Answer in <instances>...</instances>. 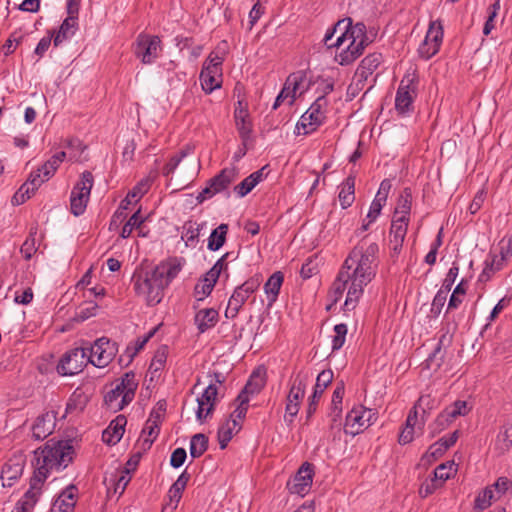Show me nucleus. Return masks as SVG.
I'll use <instances>...</instances> for the list:
<instances>
[{
	"instance_id": "nucleus-1",
	"label": "nucleus",
	"mask_w": 512,
	"mask_h": 512,
	"mask_svg": "<svg viewBox=\"0 0 512 512\" xmlns=\"http://www.w3.org/2000/svg\"><path fill=\"white\" fill-rule=\"evenodd\" d=\"M74 448L70 440L56 441L50 439L35 450V471L30 479V488L17 502L18 512H28L38 501L41 489L51 471L65 469L73 460Z\"/></svg>"
},
{
	"instance_id": "nucleus-2",
	"label": "nucleus",
	"mask_w": 512,
	"mask_h": 512,
	"mask_svg": "<svg viewBox=\"0 0 512 512\" xmlns=\"http://www.w3.org/2000/svg\"><path fill=\"white\" fill-rule=\"evenodd\" d=\"M379 248L376 243L369 244L365 249L356 246L346 258L342 269L348 270L352 283L348 288L347 297L344 303L346 310H352L363 294V288L376 275L373 264L376 262Z\"/></svg>"
},
{
	"instance_id": "nucleus-3",
	"label": "nucleus",
	"mask_w": 512,
	"mask_h": 512,
	"mask_svg": "<svg viewBox=\"0 0 512 512\" xmlns=\"http://www.w3.org/2000/svg\"><path fill=\"white\" fill-rule=\"evenodd\" d=\"M346 19L340 20L336 23L331 32H327L324 37V44L328 48L341 47L346 41L349 44L338 55L340 65H349L362 55L365 46L367 45V37L365 35V25L362 23L351 26V19L348 18V23L345 25Z\"/></svg>"
},
{
	"instance_id": "nucleus-4",
	"label": "nucleus",
	"mask_w": 512,
	"mask_h": 512,
	"mask_svg": "<svg viewBox=\"0 0 512 512\" xmlns=\"http://www.w3.org/2000/svg\"><path fill=\"white\" fill-rule=\"evenodd\" d=\"M346 19L340 20L336 23L331 32H327L324 37V44L328 48L341 47L346 41L349 44L338 55L340 65H349L362 55L365 46L367 45V37L365 35V25L362 23L351 26V19L348 18V23L345 25Z\"/></svg>"
},
{
	"instance_id": "nucleus-5",
	"label": "nucleus",
	"mask_w": 512,
	"mask_h": 512,
	"mask_svg": "<svg viewBox=\"0 0 512 512\" xmlns=\"http://www.w3.org/2000/svg\"><path fill=\"white\" fill-rule=\"evenodd\" d=\"M346 19L340 20L336 23L331 32H327L324 37V44L328 48L341 47L346 41L349 44L338 55L340 65H349L362 55L365 46L367 45V37L365 35V25L362 23L351 26V19L348 18V23L345 25Z\"/></svg>"
},
{
	"instance_id": "nucleus-6",
	"label": "nucleus",
	"mask_w": 512,
	"mask_h": 512,
	"mask_svg": "<svg viewBox=\"0 0 512 512\" xmlns=\"http://www.w3.org/2000/svg\"><path fill=\"white\" fill-rule=\"evenodd\" d=\"M346 19L340 20L336 23L331 32H327L324 37V44L328 48L341 47L346 41L349 44L338 55L340 65H349L362 55L365 46L367 45V37L365 35V25L362 23L351 26V19L348 18V23L345 25Z\"/></svg>"
},
{
	"instance_id": "nucleus-7",
	"label": "nucleus",
	"mask_w": 512,
	"mask_h": 512,
	"mask_svg": "<svg viewBox=\"0 0 512 512\" xmlns=\"http://www.w3.org/2000/svg\"><path fill=\"white\" fill-rule=\"evenodd\" d=\"M346 19L340 20L336 23L331 32H327L324 37V44L328 48L341 47L346 41L349 44L338 55L340 65H349L362 55L365 46L367 45V37L365 35V25L362 23L351 26V19L348 18V23L345 25Z\"/></svg>"
},
{
	"instance_id": "nucleus-8",
	"label": "nucleus",
	"mask_w": 512,
	"mask_h": 512,
	"mask_svg": "<svg viewBox=\"0 0 512 512\" xmlns=\"http://www.w3.org/2000/svg\"><path fill=\"white\" fill-rule=\"evenodd\" d=\"M132 282L137 295L143 296L150 306L161 302L164 290L167 288V281L159 276L156 266L151 270H136L132 276Z\"/></svg>"
},
{
	"instance_id": "nucleus-9",
	"label": "nucleus",
	"mask_w": 512,
	"mask_h": 512,
	"mask_svg": "<svg viewBox=\"0 0 512 512\" xmlns=\"http://www.w3.org/2000/svg\"><path fill=\"white\" fill-rule=\"evenodd\" d=\"M418 83L416 71L407 72L400 81L395 98V109L399 114L405 115L412 111L418 92Z\"/></svg>"
},
{
	"instance_id": "nucleus-10",
	"label": "nucleus",
	"mask_w": 512,
	"mask_h": 512,
	"mask_svg": "<svg viewBox=\"0 0 512 512\" xmlns=\"http://www.w3.org/2000/svg\"><path fill=\"white\" fill-rule=\"evenodd\" d=\"M327 99L317 97L311 104L309 109L301 116L296 125L297 133L308 135L314 132L320 125L324 123L326 118Z\"/></svg>"
},
{
	"instance_id": "nucleus-11",
	"label": "nucleus",
	"mask_w": 512,
	"mask_h": 512,
	"mask_svg": "<svg viewBox=\"0 0 512 512\" xmlns=\"http://www.w3.org/2000/svg\"><path fill=\"white\" fill-rule=\"evenodd\" d=\"M261 282V276L254 275L253 277L246 280L243 284L236 287L228 301V305L225 310V317L234 319L250 295L257 291Z\"/></svg>"
},
{
	"instance_id": "nucleus-12",
	"label": "nucleus",
	"mask_w": 512,
	"mask_h": 512,
	"mask_svg": "<svg viewBox=\"0 0 512 512\" xmlns=\"http://www.w3.org/2000/svg\"><path fill=\"white\" fill-rule=\"evenodd\" d=\"M94 178L90 171H84L80 180L73 187L70 197L71 212L75 216L84 213L89 201L90 192L93 187Z\"/></svg>"
},
{
	"instance_id": "nucleus-13",
	"label": "nucleus",
	"mask_w": 512,
	"mask_h": 512,
	"mask_svg": "<svg viewBox=\"0 0 512 512\" xmlns=\"http://www.w3.org/2000/svg\"><path fill=\"white\" fill-rule=\"evenodd\" d=\"M88 351V360L96 367H106L118 352L116 342L110 341L108 338L102 337L95 341L94 345L86 348Z\"/></svg>"
},
{
	"instance_id": "nucleus-14",
	"label": "nucleus",
	"mask_w": 512,
	"mask_h": 512,
	"mask_svg": "<svg viewBox=\"0 0 512 512\" xmlns=\"http://www.w3.org/2000/svg\"><path fill=\"white\" fill-rule=\"evenodd\" d=\"M88 362L87 349L83 347L74 348L62 356L57 365V371L63 376H72L80 373Z\"/></svg>"
},
{
	"instance_id": "nucleus-15",
	"label": "nucleus",
	"mask_w": 512,
	"mask_h": 512,
	"mask_svg": "<svg viewBox=\"0 0 512 512\" xmlns=\"http://www.w3.org/2000/svg\"><path fill=\"white\" fill-rule=\"evenodd\" d=\"M160 38L148 34H139L134 44V54L144 64H151L158 57Z\"/></svg>"
},
{
	"instance_id": "nucleus-16",
	"label": "nucleus",
	"mask_w": 512,
	"mask_h": 512,
	"mask_svg": "<svg viewBox=\"0 0 512 512\" xmlns=\"http://www.w3.org/2000/svg\"><path fill=\"white\" fill-rule=\"evenodd\" d=\"M376 412L362 405L354 407L346 416V427L349 433L356 435L367 429L376 420Z\"/></svg>"
},
{
	"instance_id": "nucleus-17",
	"label": "nucleus",
	"mask_w": 512,
	"mask_h": 512,
	"mask_svg": "<svg viewBox=\"0 0 512 512\" xmlns=\"http://www.w3.org/2000/svg\"><path fill=\"white\" fill-rule=\"evenodd\" d=\"M443 39V27L440 23L432 22L425 39L418 48L419 55L424 59L433 57L440 48Z\"/></svg>"
},
{
	"instance_id": "nucleus-18",
	"label": "nucleus",
	"mask_w": 512,
	"mask_h": 512,
	"mask_svg": "<svg viewBox=\"0 0 512 512\" xmlns=\"http://www.w3.org/2000/svg\"><path fill=\"white\" fill-rule=\"evenodd\" d=\"M313 480V465L305 462L292 479L287 482V489L292 494L304 496L310 489Z\"/></svg>"
},
{
	"instance_id": "nucleus-19",
	"label": "nucleus",
	"mask_w": 512,
	"mask_h": 512,
	"mask_svg": "<svg viewBox=\"0 0 512 512\" xmlns=\"http://www.w3.org/2000/svg\"><path fill=\"white\" fill-rule=\"evenodd\" d=\"M218 388L215 383L210 382L200 397L197 398L198 408L196 411L197 420L203 422L210 416L217 402Z\"/></svg>"
},
{
	"instance_id": "nucleus-20",
	"label": "nucleus",
	"mask_w": 512,
	"mask_h": 512,
	"mask_svg": "<svg viewBox=\"0 0 512 512\" xmlns=\"http://www.w3.org/2000/svg\"><path fill=\"white\" fill-rule=\"evenodd\" d=\"M305 79V71H298L290 74L286 79L284 87L276 97V100L273 104V109H277L280 104L287 98H290L289 104L292 105L295 100V93L300 88V85L304 82Z\"/></svg>"
},
{
	"instance_id": "nucleus-21",
	"label": "nucleus",
	"mask_w": 512,
	"mask_h": 512,
	"mask_svg": "<svg viewBox=\"0 0 512 512\" xmlns=\"http://www.w3.org/2000/svg\"><path fill=\"white\" fill-rule=\"evenodd\" d=\"M25 466V457L22 454L14 455L8 459L1 471L3 486L11 487L21 477Z\"/></svg>"
},
{
	"instance_id": "nucleus-22",
	"label": "nucleus",
	"mask_w": 512,
	"mask_h": 512,
	"mask_svg": "<svg viewBox=\"0 0 512 512\" xmlns=\"http://www.w3.org/2000/svg\"><path fill=\"white\" fill-rule=\"evenodd\" d=\"M333 381V371L323 370L321 371L317 378L316 383L313 389L312 395L309 397V403L307 407V418H310L316 411L318 402L325 391V389L331 384Z\"/></svg>"
},
{
	"instance_id": "nucleus-23",
	"label": "nucleus",
	"mask_w": 512,
	"mask_h": 512,
	"mask_svg": "<svg viewBox=\"0 0 512 512\" xmlns=\"http://www.w3.org/2000/svg\"><path fill=\"white\" fill-rule=\"evenodd\" d=\"M453 334L448 330L443 332L439 338L438 344L434 351L426 359L425 364L428 369H439L444 363L447 349L451 346Z\"/></svg>"
},
{
	"instance_id": "nucleus-24",
	"label": "nucleus",
	"mask_w": 512,
	"mask_h": 512,
	"mask_svg": "<svg viewBox=\"0 0 512 512\" xmlns=\"http://www.w3.org/2000/svg\"><path fill=\"white\" fill-rule=\"evenodd\" d=\"M234 119L237 131L245 145L251 138L252 133V122L249 116L246 105H243L242 101H238V106L235 108Z\"/></svg>"
},
{
	"instance_id": "nucleus-25",
	"label": "nucleus",
	"mask_w": 512,
	"mask_h": 512,
	"mask_svg": "<svg viewBox=\"0 0 512 512\" xmlns=\"http://www.w3.org/2000/svg\"><path fill=\"white\" fill-rule=\"evenodd\" d=\"M310 376L308 372L299 371L296 376L291 380V387L287 395V401L291 403L300 404L304 398L306 386L309 382Z\"/></svg>"
},
{
	"instance_id": "nucleus-26",
	"label": "nucleus",
	"mask_w": 512,
	"mask_h": 512,
	"mask_svg": "<svg viewBox=\"0 0 512 512\" xmlns=\"http://www.w3.org/2000/svg\"><path fill=\"white\" fill-rule=\"evenodd\" d=\"M127 423V419L123 415H118L114 420L111 421L108 428H106L102 433V440L103 442L114 445L118 443L124 432H125V426Z\"/></svg>"
},
{
	"instance_id": "nucleus-27",
	"label": "nucleus",
	"mask_w": 512,
	"mask_h": 512,
	"mask_svg": "<svg viewBox=\"0 0 512 512\" xmlns=\"http://www.w3.org/2000/svg\"><path fill=\"white\" fill-rule=\"evenodd\" d=\"M76 491L74 485L68 486L55 500L52 512H73L76 504Z\"/></svg>"
},
{
	"instance_id": "nucleus-28",
	"label": "nucleus",
	"mask_w": 512,
	"mask_h": 512,
	"mask_svg": "<svg viewBox=\"0 0 512 512\" xmlns=\"http://www.w3.org/2000/svg\"><path fill=\"white\" fill-rule=\"evenodd\" d=\"M236 177L237 173L234 168H224L208 182L214 193L218 194L228 189L230 184L235 181Z\"/></svg>"
},
{
	"instance_id": "nucleus-29",
	"label": "nucleus",
	"mask_w": 512,
	"mask_h": 512,
	"mask_svg": "<svg viewBox=\"0 0 512 512\" xmlns=\"http://www.w3.org/2000/svg\"><path fill=\"white\" fill-rule=\"evenodd\" d=\"M53 417L46 413L38 416L32 426V436L36 440H43L49 436L54 429Z\"/></svg>"
},
{
	"instance_id": "nucleus-30",
	"label": "nucleus",
	"mask_w": 512,
	"mask_h": 512,
	"mask_svg": "<svg viewBox=\"0 0 512 512\" xmlns=\"http://www.w3.org/2000/svg\"><path fill=\"white\" fill-rule=\"evenodd\" d=\"M237 419H227L218 429L217 437L221 449H225L233 436L241 430Z\"/></svg>"
},
{
	"instance_id": "nucleus-31",
	"label": "nucleus",
	"mask_w": 512,
	"mask_h": 512,
	"mask_svg": "<svg viewBox=\"0 0 512 512\" xmlns=\"http://www.w3.org/2000/svg\"><path fill=\"white\" fill-rule=\"evenodd\" d=\"M78 17L67 16L59 27L58 32L53 36V44L55 47L62 44L65 40L70 39L78 29Z\"/></svg>"
},
{
	"instance_id": "nucleus-32",
	"label": "nucleus",
	"mask_w": 512,
	"mask_h": 512,
	"mask_svg": "<svg viewBox=\"0 0 512 512\" xmlns=\"http://www.w3.org/2000/svg\"><path fill=\"white\" fill-rule=\"evenodd\" d=\"M218 321V311L214 308L199 310L195 315V324L200 333L214 327Z\"/></svg>"
},
{
	"instance_id": "nucleus-33",
	"label": "nucleus",
	"mask_w": 512,
	"mask_h": 512,
	"mask_svg": "<svg viewBox=\"0 0 512 512\" xmlns=\"http://www.w3.org/2000/svg\"><path fill=\"white\" fill-rule=\"evenodd\" d=\"M266 166L261 169L253 172L248 177H246L242 182L234 187V192L239 197L246 196L249 192L253 190L263 179H264V171Z\"/></svg>"
},
{
	"instance_id": "nucleus-34",
	"label": "nucleus",
	"mask_w": 512,
	"mask_h": 512,
	"mask_svg": "<svg viewBox=\"0 0 512 512\" xmlns=\"http://www.w3.org/2000/svg\"><path fill=\"white\" fill-rule=\"evenodd\" d=\"M349 283H352L350 272L341 268L331 287L330 297L332 304H336L340 300Z\"/></svg>"
},
{
	"instance_id": "nucleus-35",
	"label": "nucleus",
	"mask_w": 512,
	"mask_h": 512,
	"mask_svg": "<svg viewBox=\"0 0 512 512\" xmlns=\"http://www.w3.org/2000/svg\"><path fill=\"white\" fill-rule=\"evenodd\" d=\"M182 269V263L179 259L173 258L167 262H162L156 266V270L162 280L167 281V286L178 275Z\"/></svg>"
},
{
	"instance_id": "nucleus-36",
	"label": "nucleus",
	"mask_w": 512,
	"mask_h": 512,
	"mask_svg": "<svg viewBox=\"0 0 512 512\" xmlns=\"http://www.w3.org/2000/svg\"><path fill=\"white\" fill-rule=\"evenodd\" d=\"M116 384L125 392L122 404H129L134 399L135 391L138 387L135 374L132 371L125 373L120 381L116 382Z\"/></svg>"
},
{
	"instance_id": "nucleus-37",
	"label": "nucleus",
	"mask_w": 512,
	"mask_h": 512,
	"mask_svg": "<svg viewBox=\"0 0 512 512\" xmlns=\"http://www.w3.org/2000/svg\"><path fill=\"white\" fill-rule=\"evenodd\" d=\"M338 198L343 209L352 205L355 200V177L349 176L346 178L341 185Z\"/></svg>"
},
{
	"instance_id": "nucleus-38",
	"label": "nucleus",
	"mask_w": 512,
	"mask_h": 512,
	"mask_svg": "<svg viewBox=\"0 0 512 512\" xmlns=\"http://www.w3.org/2000/svg\"><path fill=\"white\" fill-rule=\"evenodd\" d=\"M458 437V430L454 431L448 438L442 437L429 447L427 453L435 459L441 457L448 448H450L456 443Z\"/></svg>"
},
{
	"instance_id": "nucleus-39",
	"label": "nucleus",
	"mask_w": 512,
	"mask_h": 512,
	"mask_svg": "<svg viewBox=\"0 0 512 512\" xmlns=\"http://www.w3.org/2000/svg\"><path fill=\"white\" fill-rule=\"evenodd\" d=\"M283 281V273L281 271H276L269 277V279L264 284V291L269 298L270 305L276 301Z\"/></svg>"
},
{
	"instance_id": "nucleus-40",
	"label": "nucleus",
	"mask_w": 512,
	"mask_h": 512,
	"mask_svg": "<svg viewBox=\"0 0 512 512\" xmlns=\"http://www.w3.org/2000/svg\"><path fill=\"white\" fill-rule=\"evenodd\" d=\"M411 204H412L411 190H410V188H405L398 198L397 206L395 208L394 218H404L405 220H409Z\"/></svg>"
},
{
	"instance_id": "nucleus-41",
	"label": "nucleus",
	"mask_w": 512,
	"mask_h": 512,
	"mask_svg": "<svg viewBox=\"0 0 512 512\" xmlns=\"http://www.w3.org/2000/svg\"><path fill=\"white\" fill-rule=\"evenodd\" d=\"M123 395L125 392L117 384L104 396L105 405L112 409L114 412L122 410L127 404H122Z\"/></svg>"
},
{
	"instance_id": "nucleus-42",
	"label": "nucleus",
	"mask_w": 512,
	"mask_h": 512,
	"mask_svg": "<svg viewBox=\"0 0 512 512\" xmlns=\"http://www.w3.org/2000/svg\"><path fill=\"white\" fill-rule=\"evenodd\" d=\"M190 479V474L187 470H184L177 480L172 484L168 491V496L171 502L175 503V506L180 502L182 493Z\"/></svg>"
},
{
	"instance_id": "nucleus-43",
	"label": "nucleus",
	"mask_w": 512,
	"mask_h": 512,
	"mask_svg": "<svg viewBox=\"0 0 512 512\" xmlns=\"http://www.w3.org/2000/svg\"><path fill=\"white\" fill-rule=\"evenodd\" d=\"M228 232V224L222 223L215 228L208 239L207 248L211 251L219 250L226 241V235Z\"/></svg>"
},
{
	"instance_id": "nucleus-44",
	"label": "nucleus",
	"mask_w": 512,
	"mask_h": 512,
	"mask_svg": "<svg viewBox=\"0 0 512 512\" xmlns=\"http://www.w3.org/2000/svg\"><path fill=\"white\" fill-rule=\"evenodd\" d=\"M217 280L215 277L207 276V273L199 280L194 287V294L198 301L204 300L211 294Z\"/></svg>"
},
{
	"instance_id": "nucleus-45",
	"label": "nucleus",
	"mask_w": 512,
	"mask_h": 512,
	"mask_svg": "<svg viewBox=\"0 0 512 512\" xmlns=\"http://www.w3.org/2000/svg\"><path fill=\"white\" fill-rule=\"evenodd\" d=\"M264 385V376L259 371H254L239 395L249 398V395L259 393Z\"/></svg>"
},
{
	"instance_id": "nucleus-46",
	"label": "nucleus",
	"mask_w": 512,
	"mask_h": 512,
	"mask_svg": "<svg viewBox=\"0 0 512 512\" xmlns=\"http://www.w3.org/2000/svg\"><path fill=\"white\" fill-rule=\"evenodd\" d=\"M208 449V437L205 434L197 433L192 436L190 442V455L192 458L201 457Z\"/></svg>"
},
{
	"instance_id": "nucleus-47",
	"label": "nucleus",
	"mask_w": 512,
	"mask_h": 512,
	"mask_svg": "<svg viewBox=\"0 0 512 512\" xmlns=\"http://www.w3.org/2000/svg\"><path fill=\"white\" fill-rule=\"evenodd\" d=\"M221 74H214L210 68H203L200 73V81L203 90L206 93H211L216 88L220 87L219 77Z\"/></svg>"
},
{
	"instance_id": "nucleus-48",
	"label": "nucleus",
	"mask_w": 512,
	"mask_h": 512,
	"mask_svg": "<svg viewBox=\"0 0 512 512\" xmlns=\"http://www.w3.org/2000/svg\"><path fill=\"white\" fill-rule=\"evenodd\" d=\"M153 181V177L149 176L145 179H142L126 196L123 202H127L131 204L132 202H137L148 190Z\"/></svg>"
},
{
	"instance_id": "nucleus-49",
	"label": "nucleus",
	"mask_w": 512,
	"mask_h": 512,
	"mask_svg": "<svg viewBox=\"0 0 512 512\" xmlns=\"http://www.w3.org/2000/svg\"><path fill=\"white\" fill-rule=\"evenodd\" d=\"M37 234V227H32L29 232V236L24 241V243L21 246V253L24 255V258L26 260H30L32 256L36 253L37 247H36V239L35 236Z\"/></svg>"
},
{
	"instance_id": "nucleus-50",
	"label": "nucleus",
	"mask_w": 512,
	"mask_h": 512,
	"mask_svg": "<svg viewBox=\"0 0 512 512\" xmlns=\"http://www.w3.org/2000/svg\"><path fill=\"white\" fill-rule=\"evenodd\" d=\"M48 181L45 179L44 176L41 174V170L33 171L27 181L22 184L24 189H27V191L33 195L35 191L45 182Z\"/></svg>"
},
{
	"instance_id": "nucleus-51",
	"label": "nucleus",
	"mask_w": 512,
	"mask_h": 512,
	"mask_svg": "<svg viewBox=\"0 0 512 512\" xmlns=\"http://www.w3.org/2000/svg\"><path fill=\"white\" fill-rule=\"evenodd\" d=\"M408 223L409 220H405L404 218H393L390 228V237L404 240L408 229Z\"/></svg>"
},
{
	"instance_id": "nucleus-52",
	"label": "nucleus",
	"mask_w": 512,
	"mask_h": 512,
	"mask_svg": "<svg viewBox=\"0 0 512 512\" xmlns=\"http://www.w3.org/2000/svg\"><path fill=\"white\" fill-rule=\"evenodd\" d=\"M190 150V147H186L185 149H182L179 154L172 156L169 162L163 167L162 174L165 177H168L170 174H172L181 160L190 152Z\"/></svg>"
},
{
	"instance_id": "nucleus-53",
	"label": "nucleus",
	"mask_w": 512,
	"mask_h": 512,
	"mask_svg": "<svg viewBox=\"0 0 512 512\" xmlns=\"http://www.w3.org/2000/svg\"><path fill=\"white\" fill-rule=\"evenodd\" d=\"M167 360V352L166 347L158 349L150 363L149 371L151 374H154L164 368V365Z\"/></svg>"
},
{
	"instance_id": "nucleus-54",
	"label": "nucleus",
	"mask_w": 512,
	"mask_h": 512,
	"mask_svg": "<svg viewBox=\"0 0 512 512\" xmlns=\"http://www.w3.org/2000/svg\"><path fill=\"white\" fill-rule=\"evenodd\" d=\"M205 226V223L196 224L192 221H188L184 224V236L187 242L197 241L200 235V230Z\"/></svg>"
},
{
	"instance_id": "nucleus-55",
	"label": "nucleus",
	"mask_w": 512,
	"mask_h": 512,
	"mask_svg": "<svg viewBox=\"0 0 512 512\" xmlns=\"http://www.w3.org/2000/svg\"><path fill=\"white\" fill-rule=\"evenodd\" d=\"M448 291L447 289H439L438 292L436 293V295L434 296V299L432 301V305H431V313L437 317L445 303H446V300H447V296H448Z\"/></svg>"
},
{
	"instance_id": "nucleus-56",
	"label": "nucleus",
	"mask_w": 512,
	"mask_h": 512,
	"mask_svg": "<svg viewBox=\"0 0 512 512\" xmlns=\"http://www.w3.org/2000/svg\"><path fill=\"white\" fill-rule=\"evenodd\" d=\"M143 223V218L140 215V210L136 211L123 226L121 231L122 238H128L133 229L139 227Z\"/></svg>"
},
{
	"instance_id": "nucleus-57",
	"label": "nucleus",
	"mask_w": 512,
	"mask_h": 512,
	"mask_svg": "<svg viewBox=\"0 0 512 512\" xmlns=\"http://www.w3.org/2000/svg\"><path fill=\"white\" fill-rule=\"evenodd\" d=\"M452 420L456 419L458 416H465L470 411L468 404L466 401L457 400L451 406L445 409Z\"/></svg>"
},
{
	"instance_id": "nucleus-58",
	"label": "nucleus",
	"mask_w": 512,
	"mask_h": 512,
	"mask_svg": "<svg viewBox=\"0 0 512 512\" xmlns=\"http://www.w3.org/2000/svg\"><path fill=\"white\" fill-rule=\"evenodd\" d=\"M335 335L332 339V350H339L345 343V337L347 334L346 324L340 323L334 327Z\"/></svg>"
},
{
	"instance_id": "nucleus-59",
	"label": "nucleus",
	"mask_w": 512,
	"mask_h": 512,
	"mask_svg": "<svg viewBox=\"0 0 512 512\" xmlns=\"http://www.w3.org/2000/svg\"><path fill=\"white\" fill-rule=\"evenodd\" d=\"M453 420L450 418L449 413L444 410L441 412L435 421L431 424L432 435L440 433L444 430Z\"/></svg>"
},
{
	"instance_id": "nucleus-60",
	"label": "nucleus",
	"mask_w": 512,
	"mask_h": 512,
	"mask_svg": "<svg viewBox=\"0 0 512 512\" xmlns=\"http://www.w3.org/2000/svg\"><path fill=\"white\" fill-rule=\"evenodd\" d=\"M237 399L240 401V403L230 415L229 419H237V421L241 424V421L245 418L248 410L249 398L247 396L238 395Z\"/></svg>"
},
{
	"instance_id": "nucleus-61",
	"label": "nucleus",
	"mask_w": 512,
	"mask_h": 512,
	"mask_svg": "<svg viewBox=\"0 0 512 512\" xmlns=\"http://www.w3.org/2000/svg\"><path fill=\"white\" fill-rule=\"evenodd\" d=\"M494 494L491 488H485L475 499V508L484 510L491 504Z\"/></svg>"
},
{
	"instance_id": "nucleus-62",
	"label": "nucleus",
	"mask_w": 512,
	"mask_h": 512,
	"mask_svg": "<svg viewBox=\"0 0 512 512\" xmlns=\"http://www.w3.org/2000/svg\"><path fill=\"white\" fill-rule=\"evenodd\" d=\"M224 56L219 55L216 52H212L208 57V63L204 65L203 68H210L212 73L221 74L222 68L221 65L223 63Z\"/></svg>"
},
{
	"instance_id": "nucleus-63",
	"label": "nucleus",
	"mask_w": 512,
	"mask_h": 512,
	"mask_svg": "<svg viewBox=\"0 0 512 512\" xmlns=\"http://www.w3.org/2000/svg\"><path fill=\"white\" fill-rule=\"evenodd\" d=\"M98 305L93 302H87L84 305L79 307V310L76 314V318L79 321H84L95 315Z\"/></svg>"
},
{
	"instance_id": "nucleus-64",
	"label": "nucleus",
	"mask_w": 512,
	"mask_h": 512,
	"mask_svg": "<svg viewBox=\"0 0 512 512\" xmlns=\"http://www.w3.org/2000/svg\"><path fill=\"white\" fill-rule=\"evenodd\" d=\"M453 465L454 462H451L449 465L441 464L437 466L436 469L434 470L433 478H435L440 483V485H442L444 481L451 477L450 472L452 470Z\"/></svg>"
}]
</instances>
